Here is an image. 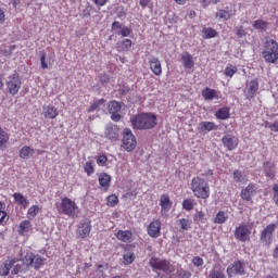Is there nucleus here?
Listing matches in <instances>:
<instances>
[{"instance_id": "1", "label": "nucleus", "mask_w": 278, "mask_h": 278, "mask_svg": "<svg viewBox=\"0 0 278 278\" xmlns=\"http://www.w3.org/2000/svg\"><path fill=\"white\" fill-rule=\"evenodd\" d=\"M130 123L135 129H153L157 126V117L153 113H141L132 115L130 117Z\"/></svg>"}, {"instance_id": "2", "label": "nucleus", "mask_w": 278, "mask_h": 278, "mask_svg": "<svg viewBox=\"0 0 278 278\" xmlns=\"http://www.w3.org/2000/svg\"><path fill=\"white\" fill-rule=\"evenodd\" d=\"M191 190L194 197H198V199H207L210 197V186L200 177L192 179Z\"/></svg>"}, {"instance_id": "3", "label": "nucleus", "mask_w": 278, "mask_h": 278, "mask_svg": "<svg viewBox=\"0 0 278 278\" xmlns=\"http://www.w3.org/2000/svg\"><path fill=\"white\" fill-rule=\"evenodd\" d=\"M263 59L268 64H275L278 60V43L277 41L270 39L264 45V50L262 52Z\"/></svg>"}, {"instance_id": "4", "label": "nucleus", "mask_w": 278, "mask_h": 278, "mask_svg": "<svg viewBox=\"0 0 278 278\" xmlns=\"http://www.w3.org/2000/svg\"><path fill=\"white\" fill-rule=\"evenodd\" d=\"M150 266L154 270H162L163 273H166V275H170V273L175 270L170 262L157 257H152L150 260Z\"/></svg>"}, {"instance_id": "5", "label": "nucleus", "mask_w": 278, "mask_h": 278, "mask_svg": "<svg viewBox=\"0 0 278 278\" xmlns=\"http://www.w3.org/2000/svg\"><path fill=\"white\" fill-rule=\"evenodd\" d=\"M136 136L131 132V129L125 128L123 132V148L125 151L131 152L136 149Z\"/></svg>"}, {"instance_id": "6", "label": "nucleus", "mask_w": 278, "mask_h": 278, "mask_svg": "<svg viewBox=\"0 0 278 278\" xmlns=\"http://www.w3.org/2000/svg\"><path fill=\"white\" fill-rule=\"evenodd\" d=\"M21 77H18V74H13L8 77L7 79V88L8 91L14 97V94H18V91L21 90Z\"/></svg>"}, {"instance_id": "7", "label": "nucleus", "mask_w": 278, "mask_h": 278, "mask_svg": "<svg viewBox=\"0 0 278 278\" xmlns=\"http://www.w3.org/2000/svg\"><path fill=\"white\" fill-rule=\"evenodd\" d=\"M61 210L66 216H77V204L68 198H64L61 202Z\"/></svg>"}, {"instance_id": "8", "label": "nucleus", "mask_w": 278, "mask_h": 278, "mask_svg": "<svg viewBox=\"0 0 278 278\" xmlns=\"http://www.w3.org/2000/svg\"><path fill=\"white\" fill-rule=\"evenodd\" d=\"M25 262H27L28 266L35 268V270H38L42 264H45V258L38 254H34L31 252L26 253Z\"/></svg>"}, {"instance_id": "9", "label": "nucleus", "mask_w": 278, "mask_h": 278, "mask_svg": "<svg viewBox=\"0 0 278 278\" xmlns=\"http://www.w3.org/2000/svg\"><path fill=\"white\" fill-rule=\"evenodd\" d=\"M275 229H277V225L269 224L266 228L261 232V242L268 247L273 242V233H275Z\"/></svg>"}, {"instance_id": "10", "label": "nucleus", "mask_w": 278, "mask_h": 278, "mask_svg": "<svg viewBox=\"0 0 278 278\" xmlns=\"http://www.w3.org/2000/svg\"><path fill=\"white\" fill-rule=\"evenodd\" d=\"M104 138H108V140H111L112 142H116V140L121 138V128L114 124H108L104 129Z\"/></svg>"}, {"instance_id": "11", "label": "nucleus", "mask_w": 278, "mask_h": 278, "mask_svg": "<svg viewBox=\"0 0 278 278\" xmlns=\"http://www.w3.org/2000/svg\"><path fill=\"white\" fill-rule=\"evenodd\" d=\"M249 236H251V230L249 227L241 225L235 231V238L240 240V242H247L249 240Z\"/></svg>"}, {"instance_id": "12", "label": "nucleus", "mask_w": 278, "mask_h": 278, "mask_svg": "<svg viewBox=\"0 0 278 278\" xmlns=\"http://www.w3.org/2000/svg\"><path fill=\"white\" fill-rule=\"evenodd\" d=\"M255 194H257V187H255L253 184H250L245 189H242L241 199H243V201H252Z\"/></svg>"}, {"instance_id": "13", "label": "nucleus", "mask_w": 278, "mask_h": 278, "mask_svg": "<svg viewBox=\"0 0 278 278\" xmlns=\"http://www.w3.org/2000/svg\"><path fill=\"white\" fill-rule=\"evenodd\" d=\"M257 90H260V83L257 80H251L244 89V96L247 99H253Z\"/></svg>"}, {"instance_id": "14", "label": "nucleus", "mask_w": 278, "mask_h": 278, "mask_svg": "<svg viewBox=\"0 0 278 278\" xmlns=\"http://www.w3.org/2000/svg\"><path fill=\"white\" fill-rule=\"evenodd\" d=\"M28 270H29V265L27 261H25V256H24V258L20 261V263L14 265L11 271V275H18V273H21L22 275H25V273H27Z\"/></svg>"}, {"instance_id": "15", "label": "nucleus", "mask_w": 278, "mask_h": 278, "mask_svg": "<svg viewBox=\"0 0 278 278\" xmlns=\"http://www.w3.org/2000/svg\"><path fill=\"white\" fill-rule=\"evenodd\" d=\"M149 64L152 73L160 77V75H162V63L160 62V59L151 56L149 59Z\"/></svg>"}, {"instance_id": "16", "label": "nucleus", "mask_w": 278, "mask_h": 278, "mask_svg": "<svg viewBox=\"0 0 278 278\" xmlns=\"http://www.w3.org/2000/svg\"><path fill=\"white\" fill-rule=\"evenodd\" d=\"M222 142L224 146H226L228 151H233V149L238 147V138H236V136L226 135L223 137Z\"/></svg>"}, {"instance_id": "17", "label": "nucleus", "mask_w": 278, "mask_h": 278, "mask_svg": "<svg viewBox=\"0 0 278 278\" xmlns=\"http://www.w3.org/2000/svg\"><path fill=\"white\" fill-rule=\"evenodd\" d=\"M162 228V223L160 220H153L148 227V233L151 238H160V229Z\"/></svg>"}, {"instance_id": "18", "label": "nucleus", "mask_w": 278, "mask_h": 278, "mask_svg": "<svg viewBox=\"0 0 278 278\" xmlns=\"http://www.w3.org/2000/svg\"><path fill=\"white\" fill-rule=\"evenodd\" d=\"M227 275L229 277H233L235 275H244V266L240 262H238L233 265H230L227 268Z\"/></svg>"}, {"instance_id": "19", "label": "nucleus", "mask_w": 278, "mask_h": 278, "mask_svg": "<svg viewBox=\"0 0 278 278\" xmlns=\"http://www.w3.org/2000/svg\"><path fill=\"white\" fill-rule=\"evenodd\" d=\"M16 264V260L10 258L5 261L1 266H0V276L1 277H8L10 275V270H12V266Z\"/></svg>"}, {"instance_id": "20", "label": "nucleus", "mask_w": 278, "mask_h": 278, "mask_svg": "<svg viewBox=\"0 0 278 278\" xmlns=\"http://www.w3.org/2000/svg\"><path fill=\"white\" fill-rule=\"evenodd\" d=\"M92 229V226L90 225V223H83L78 226L77 229V236L78 238H88V236H90V231Z\"/></svg>"}, {"instance_id": "21", "label": "nucleus", "mask_w": 278, "mask_h": 278, "mask_svg": "<svg viewBox=\"0 0 278 278\" xmlns=\"http://www.w3.org/2000/svg\"><path fill=\"white\" fill-rule=\"evenodd\" d=\"M202 97L205 101H213V99H218V91L210 88L202 90Z\"/></svg>"}, {"instance_id": "22", "label": "nucleus", "mask_w": 278, "mask_h": 278, "mask_svg": "<svg viewBox=\"0 0 278 278\" xmlns=\"http://www.w3.org/2000/svg\"><path fill=\"white\" fill-rule=\"evenodd\" d=\"M181 60L185 68H192V66H194V61L192 60V55L190 53L184 52L181 54Z\"/></svg>"}, {"instance_id": "23", "label": "nucleus", "mask_w": 278, "mask_h": 278, "mask_svg": "<svg viewBox=\"0 0 278 278\" xmlns=\"http://www.w3.org/2000/svg\"><path fill=\"white\" fill-rule=\"evenodd\" d=\"M233 181H236V184H247V181H249V178L247 177V174H244L240 169H237L233 173Z\"/></svg>"}, {"instance_id": "24", "label": "nucleus", "mask_w": 278, "mask_h": 278, "mask_svg": "<svg viewBox=\"0 0 278 278\" xmlns=\"http://www.w3.org/2000/svg\"><path fill=\"white\" fill-rule=\"evenodd\" d=\"M218 36V31L212 27H205L202 29V37L207 40L210 38H216Z\"/></svg>"}, {"instance_id": "25", "label": "nucleus", "mask_w": 278, "mask_h": 278, "mask_svg": "<svg viewBox=\"0 0 278 278\" xmlns=\"http://www.w3.org/2000/svg\"><path fill=\"white\" fill-rule=\"evenodd\" d=\"M58 109L55 106H47L43 109L45 118H55L58 116Z\"/></svg>"}, {"instance_id": "26", "label": "nucleus", "mask_w": 278, "mask_h": 278, "mask_svg": "<svg viewBox=\"0 0 278 278\" xmlns=\"http://www.w3.org/2000/svg\"><path fill=\"white\" fill-rule=\"evenodd\" d=\"M160 205L162 210L168 212L170 210V206L173 205V203L170 202V198L166 194L161 195Z\"/></svg>"}, {"instance_id": "27", "label": "nucleus", "mask_w": 278, "mask_h": 278, "mask_svg": "<svg viewBox=\"0 0 278 278\" xmlns=\"http://www.w3.org/2000/svg\"><path fill=\"white\" fill-rule=\"evenodd\" d=\"M15 203H18V205H22L24 208H27V205H29V202L27 201V198L23 193H14L13 194Z\"/></svg>"}, {"instance_id": "28", "label": "nucleus", "mask_w": 278, "mask_h": 278, "mask_svg": "<svg viewBox=\"0 0 278 278\" xmlns=\"http://www.w3.org/2000/svg\"><path fill=\"white\" fill-rule=\"evenodd\" d=\"M31 155H34V149L25 146L20 150V157H22V160H29L31 157Z\"/></svg>"}, {"instance_id": "29", "label": "nucleus", "mask_w": 278, "mask_h": 278, "mask_svg": "<svg viewBox=\"0 0 278 278\" xmlns=\"http://www.w3.org/2000/svg\"><path fill=\"white\" fill-rule=\"evenodd\" d=\"M131 231L128 230H119L116 235V238L122 242H129L131 240Z\"/></svg>"}, {"instance_id": "30", "label": "nucleus", "mask_w": 278, "mask_h": 278, "mask_svg": "<svg viewBox=\"0 0 278 278\" xmlns=\"http://www.w3.org/2000/svg\"><path fill=\"white\" fill-rule=\"evenodd\" d=\"M112 181V177L108 174H100L99 175V184L102 188H108L110 182Z\"/></svg>"}, {"instance_id": "31", "label": "nucleus", "mask_w": 278, "mask_h": 278, "mask_svg": "<svg viewBox=\"0 0 278 278\" xmlns=\"http://www.w3.org/2000/svg\"><path fill=\"white\" fill-rule=\"evenodd\" d=\"M108 109L111 114H116V113L121 112L122 106L118 101L113 100V101L109 102Z\"/></svg>"}, {"instance_id": "32", "label": "nucleus", "mask_w": 278, "mask_h": 278, "mask_svg": "<svg viewBox=\"0 0 278 278\" xmlns=\"http://www.w3.org/2000/svg\"><path fill=\"white\" fill-rule=\"evenodd\" d=\"M231 11L218 10L216 13V18H219V21H229V18H231Z\"/></svg>"}, {"instance_id": "33", "label": "nucleus", "mask_w": 278, "mask_h": 278, "mask_svg": "<svg viewBox=\"0 0 278 278\" xmlns=\"http://www.w3.org/2000/svg\"><path fill=\"white\" fill-rule=\"evenodd\" d=\"M216 125L212 122H202L199 125L200 131H212Z\"/></svg>"}, {"instance_id": "34", "label": "nucleus", "mask_w": 278, "mask_h": 278, "mask_svg": "<svg viewBox=\"0 0 278 278\" xmlns=\"http://www.w3.org/2000/svg\"><path fill=\"white\" fill-rule=\"evenodd\" d=\"M38 212H40V207H38V205L30 206L27 212L28 218H36V216H38Z\"/></svg>"}, {"instance_id": "35", "label": "nucleus", "mask_w": 278, "mask_h": 278, "mask_svg": "<svg viewBox=\"0 0 278 278\" xmlns=\"http://www.w3.org/2000/svg\"><path fill=\"white\" fill-rule=\"evenodd\" d=\"M216 117L220 118L222 121H227V118H229V109H220L217 113H216Z\"/></svg>"}, {"instance_id": "36", "label": "nucleus", "mask_w": 278, "mask_h": 278, "mask_svg": "<svg viewBox=\"0 0 278 278\" xmlns=\"http://www.w3.org/2000/svg\"><path fill=\"white\" fill-rule=\"evenodd\" d=\"M8 140H10V136L0 127V146L8 144Z\"/></svg>"}, {"instance_id": "37", "label": "nucleus", "mask_w": 278, "mask_h": 278, "mask_svg": "<svg viewBox=\"0 0 278 278\" xmlns=\"http://www.w3.org/2000/svg\"><path fill=\"white\" fill-rule=\"evenodd\" d=\"M227 220V214L225 212H219L215 219L214 223H217L218 225H223V223H226Z\"/></svg>"}, {"instance_id": "38", "label": "nucleus", "mask_w": 278, "mask_h": 278, "mask_svg": "<svg viewBox=\"0 0 278 278\" xmlns=\"http://www.w3.org/2000/svg\"><path fill=\"white\" fill-rule=\"evenodd\" d=\"M30 227H31V223H29V220L22 222L20 224V233H27Z\"/></svg>"}, {"instance_id": "39", "label": "nucleus", "mask_w": 278, "mask_h": 278, "mask_svg": "<svg viewBox=\"0 0 278 278\" xmlns=\"http://www.w3.org/2000/svg\"><path fill=\"white\" fill-rule=\"evenodd\" d=\"M94 162L92 161H87L84 165L85 168V173H87V175H92V173H94Z\"/></svg>"}, {"instance_id": "40", "label": "nucleus", "mask_w": 278, "mask_h": 278, "mask_svg": "<svg viewBox=\"0 0 278 278\" xmlns=\"http://www.w3.org/2000/svg\"><path fill=\"white\" fill-rule=\"evenodd\" d=\"M118 204V197H116L115 194L109 195L106 198V205H109L110 207H114V205Z\"/></svg>"}, {"instance_id": "41", "label": "nucleus", "mask_w": 278, "mask_h": 278, "mask_svg": "<svg viewBox=\"0 0 278 278\" xmlns=\"http://www.w3.org/2000/svg\"><path fill=\"white\" fill-rule=\"evenodd\" d=\"M9 219L8 213L3 211V203L0 202V225L1 223H8Z\"/></svg>"}, {"instance_id": "42", "label": "nucleus", "mask_w": 278, "mask_h": 278, "mask_svg": "<svg viewBox=\"0 0 278 278\" xmlns=\"http://www.w3.org/2000/svg\"><path fill=\"white\" fill-rule=\"evenodd\" d=\"M103 103H105V100L104 99H100L96 102H93L89 109H88V112H94V110H98V108H101V105H103Z\"/></svg>"}, {"instance_id": "43", "label": "nucleus", "mask_w": 278, "mask_h": 278, "mask_svg": "<svg viewBox=\"0 0 278 278\" xmlns=\"http://www.w3.org/2000/svg\"><path fill=\"white\" fill-rule=\"evenodd\" d=\"M267 25L264 20H257L253 23L254 29H266Z\"/></svg>"}, {"instance_id": "44", "label": "nucleus", "mask_w": 278, "mask_h": 278, "mask_svg": "<svg viewBox=\"0 0 278 278\" xmlns=\"http://www.w3.org/2000/svg\"><path fill=\"white\" fill-rule=\"evenodd\" d=\"M131 29H129L127 26H123L121 31H116L117 36H123V38H127V36H130Z\"/></svg>"}, {"instance_id": "45", "label": "nucleus", "mask_w": 278, "mask_h": 278, "mask_svg": "<svg viewBox=\"0 0 278 278\" xmlns=\"http://www.w3.org/2000/svg\"><path fill=\"white\" fill-rule=\"evenodd\" d=\"M179 225L184 231H188V229H190V220L186 218L179 219Z\"/></svg>"}, {"instance_id": "46", "label": "nucleus", "mask_w": 278, "mask_h": 278, "mask_svg": "<svg viewBox=\"0 0 278 278\" xmlns=\"http://www.w3.org/2000/svg\"><path fill=\"white\" fill-rule=\"evenodd\" d=\"M134 260H136V257L134 256V253L127 252L126 254H124L125 264H132Z\"/></svg>"}, {"instance_id": "47", "label": "nucleus", "mask_w": 278, "mask_h": 278, "mask_svg": "<svg viewBox=\"0 0 278 278\" xmlns=\"http://www.w3.org/2000/svg\"><path fill=\"white\" fill-rule=\"evenodd\" d=\"M237 72H238V68L236 66L230 65V66L226 67L225 75L227 77H231L232 75H236Z\"/></svg>"}, {"instance_id": "48", "label": "nucleus", "mask_w": 278, "mask_h": 278, "mask_svg": "<svg viewBox=\"0 0 278 278\" xmlns=\"http://www.w3.org/2000/svg\"><path fill=\"white\" fill-rule=\"evenodd\" d=\"M182 207H184V210H187V212H190V210H192V207H194V204L192 203V200H185L182 202Z\"/></svg>"}, {"instance_id": "49", "label": "nucleus", "mask_w": 278, "mask_h": 278, "mask_svg": "<svg viewBox=\"0 0 278 278\" xmlns=\"http://www.w3.org/2000/svg\"><path fill=\"white\" fill-rule=\"evenodd\" d=\"M47 53L41 52V56H40V64H41V68L47 70L49 68V65L47 64Z\"/></svg>"}, {"instance_id": "50", "label": "nucleus", "mask_w": 278, "mask_h": 278, "mask_svg": "<svg viewBox=\"0 0 278 278\" xmlns=\"http://www.w3.org/2000/svg\"><path fill=\"white\" fill-rule=\"evenodd\" d=\"M123 29V24H121V22H114L112 24V31H114V34H116V31H121Z\"/></svg>"}, {"instance_id": "51", "label": "nucleus", "mask_w": 278, "mask_h": 278, "mask_svg": "<svg viewBox=\"0 0 278 278\" xmlns=\"http://www.w3.org/2000/svg\"><path fill=\"white\" fill-rule=\"evenodd\" d=\"M235 34H237L238 38H244L245 33L242 26L236 27L235 28Z\"/></svg>"}, {"instance_id": "52", "label": "nucleus", "mask_w": 278, "mask_h": 278, "mask_svg": "<svg viewBox=\"0 0 278 278\" xmlns=\"http://www.w3.org/2000/svg\"><path fill=\"white\" fill-rule=\"evenodd\" d=\"M193 266H203V258L200 256H194L192 260Z\"/></svg>"}, {"instance_id": "53", "label": "nucleus", "mask_w": 278, "mask_h": 278, "mask_svg": "<svg viewBox=\"0 0 278 278\" xmlns=\"http://www.w3.org/2000/svg\"><path fill=\"white\" fill-rule=\"evenodd\" d=\"M122 45H123V49H126V51H127V49H131V39H125L122 42Z\"/></svg>"}, {"instance_id": "54", "label": "nucleus", "mask_w": 278, "mask_h": 278, "mask_svg": "<svg viewBox=\"0 0 278 278\" xmlns=\"http://www.w3.org/2000/svg\"><path fill=\"white\" fill-rule=\"evenodd\" d=\"M111 121H114V123H118V121H121V114L111 113Z\"/></svg>"}, {"instance_id": "55", "label": "nucleus", "mask_w": 278, "mask_h": 278, "mask_svg": "<svg viewBox=\"0 0 278 278\" xmlns=\"http://www.w3.org/2000/svg\"><path fill=\"white\" fill-rule=\"evenodd\" d=\"M97 163L98 164H106L108 163V156H105V155L99 156L98 160H97Z\"/></svg>"}, {"instance_id": "56", "label": "nucleus", "mask_w": 278, "mask_h": 278, "mask_svg": "<svg viewBox=\"0 0 278 278\" xmlns=\"http://www.w3.org/2000/svg\"><path fill=\"white\" fill-rule=\"evenodd\" d=\"M205 214H203V212H199L194 215V220H197L198 223L203 220Z\"/></svg>"}, {"instance_id": "57", "label": "nucleus", "mask_w": 278, "mask_h": 278, "mask_svg": "<svg viewBox=\"0 0 278 278\" xmlns=\"http://www.w3.org/2000/svg\"><path fill=\"white\" fill-rule=\"evenodd\" d=\"M179 277H181V278H190V277H192V274H190V271L182 270V271H180Z\"/></svg>"}, {"instance_id": "58", "label": "nucleus", "mask_w": 278, "mask_h": 278, "mask_svg": "<svg viewBox=\"0 0 278 278\" xmlns=\"http://www.w3.org/2000/svg\"><path fill=\"white\" fill-rule=\"evenodd\" d=\"M93 3H96V5L102 7L105 5V3H108V0H92Z\"/></svg>"}, {"instance_id": "59", "label": "nucleus", "mask_w": 278, "mask_h": 278, "mask_svg": "<svg viewBox=\"0 0 278 278\" xmlns=\"http://www.w3.org/2000/svg\"><path fill=\"white\" fill-rule=\"evenodd\" d=\"M100 81L102 84H108L110 81V77H108V75H101L100 76Z\"/></svg>"}, {"instance_id": "60", "label": "nucleus", "mask_w": 278, "mask_h": 278, "mask_svg": "<svg viewBox=\"0 0 278 278\" xmlns=\"http://www.w3.org/2000/svg\"><path fill=\"white\" fill-rule=\"evenodd\" d=\"M264 166H265V170H268V168H275V163L267 162V163H264Z\"/></svg>"}, {"instance_id": "61", "label": "nucleus", "mask_w": 278, "mask_h": 278, "mask_svg": "<svg viewBox=\"0 0 278 278\" xmlns=\"http://www.w3.org/2000/svg\"><path fill=\"white\" fill-rule=\"evenodd\" d=\"M150 0H140L139 3L142 8H147L149 5Z\"/></svg>"}, {"instance_id": "62", "label": "nucleus", "mask_w": 278, "mask_h": 278, "mask_svg": "<svg viewBox=\"0 0 278 278\" xmlns=\"http://www.w3.org/2000/svg\"><path fill=\"white\" fill-rule=\"evenodd\" d=\"M271 131H278V122L274 123L271 126H269Z\"/></svg>"}, {"instance_id": "63", "label": "nucleus", "mask_w": 278, "mask_h": 278, "mask_svg": "<svg viewBox=\"0 0 278 278\" xmlns=\"http://www.w3.org/2000/svg\"><path fill=\"white\" fill-rule=\"evenodd\" d=\"M0 21L3 22L5 21V12L0 8Z\"/></svg>"}, {"instance_id": "64", "label": "nucleus", "mask_w": 278, "mask_h": 278, "mask_svg": "<svg viewBox=\"0 0 278 278\" xmlns=\"http://www.w3.org/2000/svg\"><path fill=\"white\" fill-rule=\"evenodd\" d=\"M273 190H274V194H278V185H274Z\"/></svg>"}]
</instances>
